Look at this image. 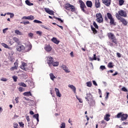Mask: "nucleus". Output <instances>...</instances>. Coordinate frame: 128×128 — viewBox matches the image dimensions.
Listing matches in <instances>:
<instances>
[{
  "label": "nucleus",
  "instance_id": "f257e3e1",
  "mask_svg": "<svg viewBox=\"0 0 128 128\" xmlns=\"http://www.w3.org/2000/svg\"><path fill=\"white\" fill-rule=\"evenodd\" d=\"M106 16H104V20L108 22V20H110V26H116V22L114 21V18H112V15L110 13L108 12Z\"/></svg>",
  "mask_w": 128,
  "mask_h": 128
},
{
  "label": "nucleus",
  "instance_id": "f03ea898",
  "mask_svg": "<svg viewBox=\"0 0 128 128\" xmlns=\"http://www.w3.org/2000/svg\"><path fill=\"white\" fill-rule=\"evenodd\" d=\"M64 8L66 10H68V12H70V10L72 12H76V8L74 7V5L70 4V3H67L65 4Z\"/></svg>",
  "mask_w": 128,
  "mask_h": 128
},
{
  "label": "nucleus",
  "instance_id": "7ed1b4c3",
  "mask_svg": "<svg viewBox=\"0 0 128 128\" xmlns=\"http://www.w3.org/2000/svg\"><path fill=\"white\" fill-rule=\"evenodd\" d=\"M78 2L81 10L83 12H86V11L85 9L87 8V7L86 6V4H84V1H82V0H79Z\"/></svg>",
  "mask_w": 128,
  "mask_h": 128
},
{
  "label": "nucleus",
  "instance_id": "20e7f679",
  "mask_svg": "<svg viewBox=\"0 0 128 128\" xmlns=\"http://www.w3.org/2000/svg\"><path fill=\"white\" fill-rule=\"evenodd\" d=\"M96 16L97 22H98V24H102L104 22V18L101 13H97Z\"/></svg>",
  "mask_w": 128,
  "mask_h": 128
},
{
  "label": "nucleus",
  "instance_id": "39448f33",
  "mask_svg": "<svg viewBox=\"0 0 128 128\" xmlns=\"http://www.w3.org/2000/svg\"><path fill=\"white\" fill-rule=\"evenodd\" d=\"M86 96L85 98L86 102H88V104L90 103V102H92V94L90 92L86 94Z\"/></svg>",
  "mask_w": 128,
  "mask_h": 128
},
{
  "label": "nucleus",
  "instance_id": "423d86ee",
  "mask_svg": "<svg viewBox=\"0 0 128 128\" xmlns=\"http://www.w3.org/2000/svg\"><path fill=\"white\" fill-rule=\"evenodd\" d=\"M98 124H96V128H98ZM106 126V122L104 120H102L100 123V128H104Z\"/></svg>",
  "mask_w": 128,
  "mask_h": 128
},
{
  "label": "nucleus",
  "instance_id": "0eeeda50",
  "mask_svg": "<svg viewBox=\"0 0 128 128\" xmlns=\"http://www.w3.org/2000/svg\"><path fill=\"white\" fill-rule=\"evenodd\" d=\"M26 66H28V64L25 62H22V64L20 66V68L23 70H25L26 72H27V70H28V68H26Z\"/></svg>",
  "mask_w": 128,
  "mask_h": 128
},
{
  "label": "nucleus",
  "instance_id": "6e6552de",
  "mask_svg": "<svg viewBox=\"0 0 128 128\" xmlns=\"http://www.w3.org/2000/svg\"><path fill=\"white\" fill-rule=\"evenodd\" d=\"M22 20H34V16L30 15L28 16H24L22 17Z\"/></svg>",
  "mask_w": 128,
  "mask_h": 128
},
{
  "label": "nucleus",
  "instance_id": "1a4fd4ad",
  "mask_svg": "<svg viewBox=\"0 0 128 128\" xmlns=\"http://www.w3.org/2000/svg\"><path fill=\"white\" fill-rule=\"evenodd\" d=\"M102 2L106 6H110L112 2V0H102Z\"/></svg>",
  "mask_w": 128,
  "mask_h": 128
},
{
  "label": "nucleus",
  "instance_id": "9d476101",
  "mask_svg": "<svg viewBox=\"0 0 128 128\" xmlns=\"http://www.w3.org/2000/svg\"><path fill=\"white\" fill-rule=\"evenodd\" d=\"M44 10L47 14H50V16H54V12L53 10H50V9L48 8H45Z\"/></svg>",
  "mask_w": 128,
  "mask_h": 128
},
{
  "label": "nucleus",
  "instance_id": "9b49d317",
  "mask_svg": "<svg viewBox=\"0 0 128 128\" xmlns=\"http://www.w3.org/2000/svg\"><path fill=\"white\" fill-rule=\"evenodd\" d=\"M118 14L120 16H124V18L126 17V12L124 10H120L118 12Z\"/></svg>",
  "mask_w": 128,
  "mask_h": 128
},
{
  "label": "nucleus",
  "instance_id": "f8f14e48",
  "mask_svg": "<svg viewBox=\"0 0 128 128\" xmlns=\"http://www.w3.org/2000/svg\"><path fill=\"white\" fill-rule=\"evenodd\" d=\"M26 50V47H24V46L23 45H20L17 46L16 50H18V52H22V50Z\"/></svg>",
  "mask_w": 128,
  "mask_h": 128
},
{
  "label": "nucleus",
  "instance_id": "ddd939ff",
  "mask_svg": "<svg viewBox=\"0 0 128 128\" xmlns=\"http://www.w3.org/2000/svg\"><path fill=\"white\" fill-rule=\"evenodd\" d=\"M47 62L48 64H52L54 62V58L52 57H48L47 58Z\"/></svg>",
  "mask_w": 128,
  "mask_h": 128
},
{
  "label": "nucleus",
  "instance_id": "4468645a",
  "mask_svg": "<svg viewBox=\"0 0 128 128\" xmlns=\"http://www.w3.org/2000/svg\"><path fill=\"white\" fill-rule=\"evenodd\" d=\"M62 66L65 72H70V71L68 70V66H66L62 64Z\"/></svg>",
  "mask_w": 128,
  "mask_h": 128
},
{
  "label": "nucleus",
  "instance_id": "2eb2a0df",
  "mask_svg": "<svg viewBox=\"0 0 128 128\" xmlns=\"http://www.w3.org/2000/svg\"><path fill=\"white\" fill-rule=\"evenodd\" d=\"M128 114H122V116H121V120H126L128 118Z\"/></svg>",
  "mask_w": 128,
  "mask_h": 128
},
{
  "label": "nucleus",
  "instance_id": "dca6fc26",
  "mask_svg": "<svg viewBox=\"0 0 128 128\" xmlns=\"http://www.w3.org/2000/svg\"><path fill=\"white\" fill-rule=\"evenodd\" d=\"M45 50H46V52H51L52 50V46H50V45L48 44L47 45L45 48Z\"/></svg>",
  "mask_w": 128,
  "mask_h": 128
},
{
  "label": "nucleus",
  "instance_id": "f3484780",
  "mask_svg": "<svg viewBox=\"0 0 128 128\" xmlns=\"http://www.w3.org/2000/svg\"><path fill=\"white\" fill-rule=\"evenodd\" d=\"M86 5L88 8H92V1L87 0L86 2Z\"/></svg>",
  "mask_w": 128,
  "mask_h": 128
},
{
  "label": "nucleus",
  "instance_id": "a211bd4d",
  "mask_svg": "<svg viewBox=\"0 0 128 128\" xmlns=\"http://www.w3.org/2000/svg\"><path fill=\"white\" fill-rule=\"evenodd\" d=\"M120 20L123 24L124 26H126L128 24V22L124 18H122Z\"/></svg>",
  "mask_w": 128,
  "mask_h": 128
},
{
  "label": "nucleus",
  "instance_id": "6ab92c4d",
  "mask_svg": "<svg viewBox=\"0 0 128 128\" xmlns=\"http://www.w3.org/2000/svg\"><path fill=\"white\" fill-rule=\"evenodd\" d=\"M55 92L57 96H58V98H60V96H62V94H60V90H58V88H55Z\"/></svg>",
  "mask_w": 128,
  "mask_h": 128
},
{
  "label": "nucleus",
  "instance_id": "aec40b11",
  "mask_svg": "<svg viewBox=\"0 0 128 128\" xmlns=\"http://www.w3.org/2000/svg\"><path fill=\"white\" fill-rule=\"evenodd\" d=\"M68 86V88H70L74 92V94H76V86H74L72 84H69Z\"/></svg>",
  "mask_w": 128,
  "mask_h": 128
},
{
  "label": "nucleus",
  "instance_id": "412c9836",
  "mask_svg": "<svg viewBox=\"0 0 128 128\" xmlns=\"http://www.w3.org/2000/svg\"><path fill=\"white\" fill-rule=\"evenodd\" d=\"M108 38L110 40H112L114 38H116V36H114V34L110 32L108 34Z\"/></svg>",
  "mask_w": 128,
  "mask_h": 128
},
{
  "label": "nucleus",
  "instance_id": "4be33fe9",
  "mask_svg": "<svg viewBox=\"0 0 128 128\" xmlns=\"http://www.w3.org/2000/svg\"><path fill=\"white\" fill-rule=\"evenodd\" d=\"M95 7L96 8H100V1H95Z\"/></svg>",
  "mask_w": 128,
  "mask_h": 128
},
{
  "label": "nucleus",
  "instance_id": "5701e85b",
  "mask_svg": "<svg viewBox=\"0 0 128 128\" xmlns=\"http://www.w3.org/2000/svg\"><path fill=\"white\" fill-rule=\"evenodd\" d=\"M110 114H106L104 118V120H106V122H108V120H110Z\"/></svg>",
  "mask_w": 128,
  "mask_h": 128
},
{
  "label": "nucleus",
  "instance_id": "b1692460",
  "mask_svg": "<svg viewBox=\"0 0 128 128\" xmlns=\"http://www.w3.org/2000/svg\"><path fill=\"white\" fill-rule=\"evenodd\" d=\"M13 40L15 42L18 44H20V39L18 38H17L16 37L13 38Z\"/></svg>",
  "mask_w": 128,
  "mask_h": 128
},
{
  "label": "nucleus",
  "instance_id": "393cba45",
  "mask_svg": "<svg viewBox=\"0 0 128 128\" xmlns=\"http://www.w3.org/2000/svg\"><path fill=\"white\" fill-rule=\"evenodd\" d=\"M52 40L53 42H54V44H60V42L56 38H53L52 39Z\"/></svg>",
  "mask_w": 128,
  "mask_h": 128
},
{
  "label": "nucleus",
  "instance_id": "a878e982",
  "mask_svg": "<svg viewBox=\"0 0 128 128\" xmlns=\"http://www.w3.org/2000/svg\"><path fill=\"white\" fill-rule=\"evenodd\" d=\"M23 94L26 96H32V93L30 92H24Z\"/></svg>",
  "mask_w": 128,
  "mask_h": 128
},
{
  "label": "nucleus",
  "instance_id": "bb28decb",
  "mask_svg": "<svg viewBox=\"0 0 128 128\" xmlns=\"http://www.w3.org/2000/svg\"><path fill=\"white\" fill-rule=\"evenodd\" d=\"M113 44H118V40L116 39V38L114 37V38L111 40Z\"/></svg>",
  "mask_w": 128,
  "mask_h": 128
},
{
  "label": "nucleus",
  "instance_id": "cd10ccee",
  "mask_svg": "<svg viewBox=\"0 0 128 128\" xmlns=\"http://www.w3.org/2000/svg\"><path fill=\"white\" fill-rule=\"evenodd\" d=\"M90 60L92 61V60H96V54H94V57L93 58H89Z\"/></svg>",
  "mask_w": 128,
  "mask_h": 128
},
{
  "label": "nucleus",
  "instance_id": "c85d7f7f",
  "mask_svg": "<svg viewBox=\"0 0 128 128\" xmlns=\"http://www.w3.org/2000/svg\"><path fill=\"white\" fill-rule=\"evenodd\" d=\"M25 2L26 4H27V6H34V4L32 3H31L28 0H26L25 1Z\"/></svg>",
  "mask_w": 128,
  "mask_h": 128
},
{
  "label": "nucleus",
  "instance_id": "c756f323",
  "mask_svg": "<svg viewBox=\"0 0 128 128\" xmlns=\"http://www.w3.org/2000/svg\"><path fill=\"white\" fill-rule=\"evenodd\" d=\"M18 86H23L24 88H26V84H24V82H20L18 84Z\"/></svg>",
  "mask_w": 128,
  "mask_h": 128
},
{
  "label": "nucleus",
  "instance_id": "7c9ffc66",
  "mask_svg": "<svg viewBox=\"0 0 128 128\" xmlns=\"http://www.w3.org/2000/svg\"><path fill=\"white\" fill-rule=\"evenodd\" d=\"M122 113L120 112L118 113L117 115L115 116V118H122Z\"/></svg>",
  "mask_w": 128,
  "mask_h": 128
},
{
  "label": "nucleus",
  "instance_id": "2f4dec72",
  "mask_svg": "<svg viewBox=\"0 0 128 128\" xmlns=\"http://www.w3.org/2000/svg\"><path fill=\"white\" fill-rule=\"evenodd\" d=\"M50 76L52 80H54V78H56V76H54V74L52 73H50Z\"/></svg>",
  "mask_w": 128,
  "mask_h": 128
},
{
  "label": "nucleus",
  "instance_id": "473e14b6",
  "mask_svg": "<svg viewBox=\"0 0 128 128\" xmlns=\"http://www.w3.org/2000/svg\"><path fill=\"white\" fill-rule=\"evenodd\" d=\"M20 24H24V26H26V24H30V22H29L28 20L23 21L22 22H20Z\"/></svg>",
  "mask_w": 128,
  "mask_h": 128
},
{
  "label": "nucleus",
  "instance_id": "72a5a7b5",
  "mask_svg": "<svg viewBox=\"0 0 128 128\" xmlns=\"http://www.w3.org/2000/svg\"><path fill=\"white\" fill-rule=\"evenodd\" d=\"M91 29H92V32H93V34H96V32H98V31H96V28H94V26H92Z\"/></svg>",
  "mask_w": 128,
  "mask_h": 128
},
{
  "label": "nucleus",
  "instance_id": "f704fd0d",
  "mask_svg": "<svg viewBox=\"0 0 128 128\" xmlns=\"http://www.w3.org/2000/svg\"><path fill=\"white\" fill-rule=\"evenodd\" d=\"M116 16L118 20H120L122 18V16H120V15L118 13L116 14Z\"/></svg>",
  "mask_w": 128,
  "mask_h": 128
},
{
  "label": "nucleus",
  "instance_id": "c9c22d12",
  "mask_svg": "<svg viewBox=\"0 0 128 128\" xmlns=\"http://www.w3.org/2000/svg\"><path fill=\"white\" fill-rule=\"evenodd\" d=\"M54 18H56V20H58V22H60V24H64V20H62L60 18H58L54 16Z\"/></svg>",
  "mask_w": 128,
  "mask_h": 128
},
{
  "label": "nucleus",
  "instance_id": "e433bc0d",
  "mask_svg": "<svg viewBox=\"0 0 128 128\" xmlns=\"http://www.w3.org/2000/svg\"><path fill=\"white\" fill-rule=\"evenodd\" d=\"M108 68H114L112 62H110L108 64Z\"/></svg>",
  "mask_w": 128,
  "mask_h": 128
},
{
  "label": "nucleus",
  "instance_id": "4c0bfd02",
  "mask_svg": "<svg viewBox=\"0 0 128 128\" xmlns=\"http://www.w3.org/2000/svg\"><path fill=\"white\" fill-rule=\"evenodd\" d=\"M59 64L58 62H54L52 63V65L53 66H58Z\"/></svg>",
  "mask_w": 128,
  "mask_h": 128
},
{
  "label": "nucleus",
  "instance_id": "58836bf2",
  "mask_svg": "<svg viewBox=\"0 0 128 128\" xmlns=\"http://www.w3.org/2000/svg\"><path fill=\"white\" fill-rule=\"evenodd\" d=\"M32 45H30V46H28L27 47H26V48L27 49V50H26V52H30V50H32Z\"/></svg>",
  "mask_w": 128,
  "mask_h": 128
},
{
  "label": "nucleus",
  "instance_id": "ea45409f",
  "mask_svg": "<svg viewBox=\"0 0 128 128\" xmlns=\"http://www.w3.org/2000/svg\"><path fill=\"white\" fill-rule=\"evenodd\" d=\"M119 2V6H122L124 4V0H119L118 1Z\"/></svg>",
  "mask_w": 128,
  "mask_h": 128
},
{
  "label": "nucleus",
  "instance_id": "a19ab883",
  "mask_svg": "<svg viewBox=\"0 0 128 128\" xmlns=\"http://www.w3.org/2000/svg\"><path fill=\"white\" fill-rule=\"evenodd\" d=\"M86 86H88V88L92 87V82H87Z\"/></svg>",
  "mask_w": 128,
  "mask_h": 128
},
{
  "label": "nucleus",
  "instance_id": "79ce46f5",
  "mask_svg": "<svg viewBox=\"0 0 128 128\" xmlns=\"http://www.w3.org/2000/svg\"><path fill=\"white\" fill-rule=\"evenodd\" d=\"M2 46L5 48H10L8 46V44H6L5 43H2Z\"/></svg>",
  "mask_w": 128,
  "mask_h": 128
},
{
  "label": "nucleus",
  "instance_id": "37998d69",
  "mask_svg": "<svg viewBox=\"0 0 128 128\" xmlns=\"http://www.w3.org/2000/svg\"><path fill=\"white\" fill-rule=\"evenodd\" d=\"M15 34H18L19 36H22V34L21 32L18 30H15Z\"/></svg>",
  "mask_w": 128,
  "mask_h": 128
},
{
  "label": "nucleus",
  "instance_id": "c03bdc74",
  "mask_svg": "<svg viewBox=\"0 0 128 128\" xmlns=\"http://www.w3.org/2000/svg\"><path fill=\"white\" fill-rule=\"evenodd\" d=\"M36 34H38V36H42V31H36Z\"/></svg>",
  "mask_w": 128,
  "mask_h": 128
},
{
  "label": "nucleus",
  "instance_id": "a18cd8bd",
  "mask_svg": "<svg viewBox=\"0 0 128 128\" xmlns=\"http://www.w3.org/2000/svg\"><path fill=\"white\" fill-rule=\"evenodd\" d=\"M40 26H41V28H45V30H50V28H48V27H46L44 25L40 24Z\"/></svg>",
  "mask_w": 128,
  "mask_h": 128
},
{
  "label": "nucleus",
  "instance_id": "49530a36",
  "mask_svg": "<svg viewBox=\"0 0 128 128\" xmlns=\"http://www.w3.org/2000/svg\"><path fill=\"white\" fill-rule=\"evenodd\" d=\"M33 22H35L36 24H42V21H40L37 20H35Z\"/></svg>",
  "mask_w": 128,
  "mask_h": 128
},
{
  "label": "nucleus",
  "instance_id": "de8ad7c7",
  "mask_svg": "<svg viewBox=\"0 0 128 128\" xmlns=\"http://www.w3.org/2000/svg\"><path fill=\"white\" fill-rule=\"evenodd\" d=\"M93 26L96 28H98V24H96V22H93Z\"/></svg>",
  "mask_w": 128,
  "mask_h": 128
},
{
  "label": "nucleus",
  "instance_id": "09e8293b",
  "mask_svg": "<svg viewBox=\"0 0 128 128\" xmlns=\"http://www.w3.org/2000/svg\"><path fill=\"white\" fill-rule=\"evenodd\" d=\"M18 124H20V128H24V124L22 122H19Z\"/></svg>",
  "mask_w": 128,
  "mask_h": 128
},
{
  "label": "nucleus",
  "instance_id": "8fccbe9b",
  "mask_svg": "<svg viewBox=\"0 0 128 128\" xmlns=\"http://www.w3.org/2000/svg\"><path fill=\"white\" fill-rule=\"evenodd\" d=\"M60 126L61 128H66V123L62 122Z\"/></svg>",
  "mask_w": 128,
  "mask_h": 128
},
{
  "label": "nucleus",
  "instance_id": "3c124183",
  "mask_svg": "<svg viewBox=\"0 0 128 128\" xmlns=\"http://www.w3.org/2000/svg\"><path fill=\"white\" fill-rule=\"evenodd\" d=\"M18 70V68H16V66H12V67L10 68V70L12 71V72H13V70Z\"/></svg>",
  "mask_w": 128,
  "mask_h": 128
},
{
  "label": "nucleus",
  "instance_id": "603ef678",
  "mask_svg": "<svg viewBox=\"0 0 128 128\" xmlns=\"http://www.w3.org/2000/svg\"><path fill=\"white\" fill-rule=\"evenodd\" d=\"M122 92H128V90H127L126 88L125 87L122 88Z\"/></svg>",
  "mask_w": 128,
  "mask_h": 128
},
{
  "label": "nucleus",
  "instance_id": "864d4df0",
  "mask_svg": "<svg viewBox=\"0 0 128 128\" xmlns=\"http://www.w3.org/2000/svg\"><path fill=\"white\" fill-rule=\"evenodd\" d=\"M28 36L29 38H32V36H34V34L30 32L28 34Z\"/></svg>",
  "mask_w": 128,
  "mask_h": 128
},
{
  "label": "nucleus",
  "instance_id": "5fc2aeb1",
  "mask_svg": "<svg viewBox=\"0 0 128 128\" xmlns=\"http://www.w3.org/2000/svg\"><path fill=\"white\" fill-rule=\"evenodd\" d=\"M12 78H13L14 82H16V80H18V77L16 76H13Z\"/></svg>",
  "mask_w": 128,
  "mask_h": 128
},
{
  "label": "nucleus",
  "instance_id": "6e6d98bb",
  "mask_svg": "<svg viewBox=\"0 0 128 128\" xmlns=\"http://www.w3.org/2000/svg\"><path fill=\"white\" fill-rule=\"evenodd\" d=\"M76 98L79 101V102H80L81 104L82 103V98H78V96H76Z\"/></svg>",
  "mask_w": 128,
  "mask_h": 128
},
{
  "label": "nucleus",
  "instance_id": "4d7b16f0",
  "mask_svg": "<svg viewBox=\"0 0 128 128\" xmlns=\"http://www.w3.org/2000/svg\"><path fill=\"white\" fill-rule=\"evenodd\" d=\"M14 66H16V68H18V63L16 62H14Z\"/></svg>",
  "mask_w": 128,
  "mask_h": 128
},
{
  "label": "nucleus",
  "instance_id": "13d9d810",
  "mask_svg": "<svg viewBox=\"0 0 128 128\" xmlns=\"http://www.w3.org/2000/svg\"><path fill=\"white\" fill-rule=\"evenodd\" d=\"M18 124L16 122L14 123V128H18Z\"/></svg>",
  "mask_w": 128,
  "mask_h": 128
},
{
  "label": "nucleus",
  "instance_id": "bf43d9fd",
  "mask_svg": "<svg viewBox=\"0 0 128 128\" xmlns=\"http://www.w3.org/2000/svg\"><path fill=\"white\" fill-rule=\"evenodd\" d=\"M100 70H106V66H100Z\"/></svg>",
  "mask_w": 128,
  "mask_h": 128
},
{
  "label": "nucleus",
  "instance_id": "052dcab7",
  "mask_svg": "<svg viewBox=\"0 0 128 128\" xmlns=\"http://www.w3.org/2000/svg\"><path fill=\"white\" fill-rule=\"evenodd\" d=\"M116 56H118V58H122V54H120V52H117Z\"/></svg>",
  "mask_w": 128,
  "mask_h": 128
},
{
  "label": "nucleus",
  "instance_id": "680f3d73",
  "mask_svg": "<svg viewBox=\"0 0 128 128\" xmlns=\"http://www.w3.org/2000/svg\"><path fill=\"white\" fill-rule=\"evenodd\" d=\"M33 118H38V114H34Z\"/></svg>",
  "mask_w": 128,
  "mask_h": 128
},
{
  "label": "nucleus",
  "instance_id": "e2e57ef3",
  "mask_svg": "<svg viewBox=\"0 0 128 128\" xmlns=\"http://www.w3.org/2000/svg\"><path fill=\"white\" fill-rule=\"evenodd\" d=\"M0 80H2V82H6L8 80L6 78H3L0 79Z\"/></svg>",
  "mask_w": 128,
  "mask_h": 128
},
{
  "label": "nucleus",
  "instance_id": "0e129e2a",
  "mask_svg": "<svg viewBox=\"0 0 128 128\" xmlns=\"http://www.w3.org/2000/svg\"><path fill=\"white\" fill-rule=\"evenodd\" d=\"M18 90L19 92H24V88H22V87H20L18 88Z\"/></svg>",
  "mask_w": 128,
  "mask_h": 128
},
{
  "label": "nucleus",
  "instance_id": "69168bd1",
  "mask_svg": "<svg viewBox=\"0 0 128 128\" xmlns=\"http://www.w3.org/2000/svg\"><path fill=\"white\" fill-rule=\"evenodd\" d=\"M26 120L28 122H30V116H26Z\"/></svg>",
  "mask_w": 128,
  "mask_h": 128
},
{
  "label": "nucleus",
  "instance_id": "338daca9",
  "mask_svg": "<svg viewBox=\"0 0 128 128\" xmlns=\"http://www.w3.org/2000/svg\"><path fill=\"white\" fill-rule=\"evenodd\" d=\"M18 98H19L18 97H17L16 98L15 100L16 102V104H18Z\"/></svg>",
  "mask_w": 128,
  "mask_h": 128
},
{
  "label": "nucleus",
  "instance_id": "774afa93",
  "mask_svg": "<svg viewBox=\"0 0 128 128\" xmlns=\"http://www.w3.org/2000/svg\"><path fill=\"white\" fill-rule=\"evenodd\" d=\"M92 82H93V84H94V86H98V84H96V81L93 80Z\"/></svg>",
  "mask_w": 128,
  "mask_h": 128
}]
</instances>
